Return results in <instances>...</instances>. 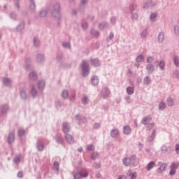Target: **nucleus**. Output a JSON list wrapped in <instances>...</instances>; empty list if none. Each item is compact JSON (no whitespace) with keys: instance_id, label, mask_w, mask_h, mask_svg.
<instances>
[{"instance_id":"nucleus-39","label":"nucleus","mask_w":179,"mask_h":179,"mask_svg":"<svg viewBox=\"0 0 179 179\" xmlns=\"http://www.w3.org/2000/svg\"><path fill=\"white\" fill-rule=\"evenodd\" d=\"M153 57H148V59H147V62H148L149 64H150V62H153Z\"/></svg>"},{"instance_id":"nucleus-57","label":"nucleus","mask_w":179,"mask_h":179,"mask_svg":"<svg viewBox=\"0 0 179 179\" xmlns=\"http://www.w3.org/2000/svg\"><path fill=\"white\" fill-rule=\"evenodd\" d=\"M85 2H86V1H83V3H85Z\"/></svg>"},{"instance_id":"nucleus-41","label":"nucleus","mask_w":179,"mask_h":179,"mask_svg":"<svg viewBox=\"0 0 179 179\" xmlns=\"http://www.w3.org/2000/svg\"><path fill=\"white\" fill-rule=\"evenodd\" d=\"M21 97L22 98V99H26V92H21Z\"/></svg>"},{"instance_id":"nucleus-1","label":"nucleus","mask_w":179,"mask_h":179,"mask_svg":"<svg viewBox=\"0 0 179 179\" xmlns=\"http://www.w3.org/2000/svg\"><path fill=\"white\" fill-rule=\"evenodd\" d=\"M89 176V173H87V171L85 169H83L80 173H74L73 177L74 179H82V178H85Z\"/></svg>"},{"instance_id":"nucleus-17","label":"nucleus","mask_w":179,"mask_h":179,"mask_svg":"<svg viewBox=\"0 0 179 179\" xmlns=\"http://www.w3.org/2000/svg\"><path fill=\"white\" fill-rule=\"evenodd\" d=\"M134 87H127V94H134Z\"/></svg>"},{"instance_id":"nucleus-56","label":"nucleus","mask_w":179,"mask_h":179,"mask_svg":"<svg viewBox=\"0 0 179 179\" xmlns=\"http://www.w3.org/2000/svg\"><path fill=\"white\" fill-rule=\"evenodd\" d=\"M40 57H43V55H40L38 57V58H40Z\"/></svg>"},{"instance_id":"nucleus-37","label":"nucleus","mask_w":179,"mask_h":179,"mask_svg":"<svg viewBox=\"0 0 179 179\" xmlns=\"http://www.w3.org/2000/svg\"><path fill=\"white\" fill-rule=\"evenodd\" d=\"M82 101H83V104H86V103H87V101H89V99L86 96H84Z\"/></svg>"},{"instance_id":"nucleus-13","label":"nucleus","mask_w":179,"mask_h":179,"mask_svg":"<svg viewBox=\"0 0 179 179\" xmlns=\"http://www.w3.org/2000/svg\"><path fill=\"white\" fill-rule=\"evenodd\" d=\"M147 71L148 73H152L153 71H155V66L152 64H149L147 66Z\"/></svg>"},{"instance_id":"nucleus-49","label":"nucleus","mask_w":179,"mask_h":179,"mask_svg":"<svg viewBox=\"0 0 179 179\" xmlns=\"http://www.w3.org/2000/svg\"><path fill=\"white\" fill-rule=\"evenodd\" d=\"M14 162H15V163H17V162H20V159L16 158L14 159Z\"/></svg>"},{"instance_id":"nucleus-30","label":"nucleus","mask_w":179,"mask_h":179,"mask_svg":"<svg viewBox=\"0 0 179 179\" xmlns=\"http://www.w3.org/2000/svg\"><path fill=\"white\" fill-rule=\"evenodd\" d=\"M173 104H174V102L173 101V99L171 98L168 99V106L171 107V106H173Z\"/></svg>"},{"instance_id":"nucleus-2","label":"nucleus","mask_w":179,"mask_h":179,"mask_svg":"<svg viewBox=\"0 0 179 179\" xmlns=\"http://www.w3.org/2000/svg\"><path fill=\"white\" fill-rule=\"evenodd\" d=\"M83 75L87 76L89 75V64L86 62H83L82 64Z\"/></svg>"},{"instance_id":"nucleus-5","label":"nucleus","mask_w":179,"mask_h":179,"mask_svg":"<svg viewBox=\"0 0 179 179\" xmlns=\"http://www.w3.org/2000/svg\"><path fill=\"white\" fill-rule=\"evenodd\" d=\"M155 166H156V162L152 161L148 164L146 169H147L148 171H150V170H152Z\"/></svg>"},{"instance_id":"nucleus-38","label":"nucleus","mask_w":179,"mask_h":179,"mask_svg":"<svg viewBox=\"0 0 179 179\" xmlns=\"http://www.w3.org/2000/svg\"><path fill=\"white\" fill-rule=\"evenodd\" d=\"M59 166V164L57 162H55L54 163V167H55V170H58Z\"/></svg>"},{"instance_id":"nucleus-60","label":"nucleus","mask_w":179,"mask_h":179,"mask_svg":"<svg viewBox=\"0 0 179 179\" xmlns=\"http://www.w3.org/2000/svg\"><path fill=\"white\" fill-rule=\"evenodd\" d=\"M97 126H98V127H100V124H97Z\"/></svg>"},{"instance_id":"nucleus-31","label":"nucleus","mask_w":179,"mask_h":179,"mask_svg":"<svg viewBox=\"0 0 179 179\" xmlns=\"http://www.w3.org/2000/svg\"><path fill=\"white\" fill-rule=\"evenodd\" d=\"M174 62L176 66H179V59L178 57H174Z\"/></svg>"},{"instance_id":"nucleus-3","label":"nucleus","mask_w":179,"mask_h":179,"mask_svg":"<svg viewBox=\"0 0 179 179\" xmlns=\"http://www.w3.org/2000/svg\"><path fill=\"white\" fill-rule=\"evenodd\" d=\"M179 163L173 162L171 165V171L169 172L170 176H174L176 172L177 171V169H178Z\"/></svg>"},{"instance_id":"nucleus-50","label":"nucleus","mask_w":179,"mask_h":179,"mask_svg":"<svg viewBox=\"0 0 179 179\" xmlns=\"http://www.w3.org/2000/svg\"><path fill=\"white\" fill-rule=\"evenodd\" d=\"M110 22H111L112 23H115V18H112V19L110 20Z\"/></svg>"},{"instance_id":"nucleus-27","label":"nucleus","mask_w":179,"mask_h":179,"mask_svg":"<svg viewBox=\"0 0 179 179\" xmlns=\"http://www.w3.org/2000/svg\"><path fill=\"white\" fill-rule=\"evenodd\" d=\"M164 65H165L164 62V61H161L159 62V66L160 69H162V70L164 69Z\"/></svg>"},{"instance_id":"nucleus-59","label":"nucleus","mask_w":179,"mask_h":179,"mask_svg":"<svg viewBox=\"0 0 179 179\" xmlns=\"http://www.w3.org/2000/svg\"><path fill=\"white\" fill-rule=\"evenodd\" d=\"M110 37H114V35L110 36Z\"/></svg>"},{"instance_id":"nucleus-52","label":"nucleus","mask_w":179,"mask_h":179,"mask_svg":"<svg viewBox=\"0 0 179 179\" xmlns=\"http://www.w3.org/2000/svg\"><path fill=\"white\" fill-rule=\"evenodd\" d=\"M132 17L134 18V19H137L138 18V15L135 14V15H133Z\"/></svg>"},{"instance_id":"nucleus-53","label":"nucleus","mask_w":179,"mask_h":179,"mask_svg":"<svg viewBox=\"0 0 179 179\" xmlns=\"http://www.w3.org/2000/svg\"><path fill=\"white\" fill-rule=\"evenodd\" d=\"M36 41H37V38H35L34 39V43L35 45H37V44L36 43Z\"/></svg>"},{"instance_id":"nucleus-18","label":"nucleus","mask_w":179,"mask_h":179,"mask_svg":"<svg viewBox=\"0 0 179 179\" xmlns=\"http://www.w3.org/2000/svg\"><path fill=\"white\" fill-rule=\"evenodd\" d=\"M52 15H53L55 17H57V18L61 17V15L59 14V10H55V11H53Z\"/></svg>"},{"instance_id":"nucleus-28","label":"nucleus","mask_w":179,"mask_h":179,"mask_svg":"<svg viewBox=\"0 0 179 179\" xmlns=\"http://www.w3.org/2000/svg\"><path fill=\"white\" fill-rule=\"evenodd\" d=\"M24 134H26V131H24V129H20L18 131V135L19 136H23V135H24Z\"/></svg>"},{"instance_id":"nucleus-21","label":"nucleus","mask_w":179,"mask_h":179,"mask_svg":"<svg viewBox=\"0 0 179 179\" xmlns=\"http://www.w3.org/2000/svg\"><path fill=\"white\" fill-rule=\"evenodd\" d=\"M91 62L92 65H94L95 66H97V65H99V60L97 59H91Z\"/></svg>"},{"instance_id":"nucleus-24","label":"nucleus","mask_w":179,"mask_h":179,"mask_svg":"<svg viewBox=\"0 0 179 179\" xmlns=\"http://www.w3.org/2000/svg\"><path fill=\"white\" fill-rule=\"evenodd\" d=\"M144 83L145 85H149V83H150V78L149 77H145L144 78Z\"/></svg>"},{"instance_id":"nucleus-58","label":"nucleus","mask_w":179,"mask_h":179,"mask_svg":"<svg viewBox=\"0 0 179 179\" xmlns=\"http://www.w3.org/2000/svg\"><path fill=\"white\" fill-rule=\"evenodd\" d=\"M58 9H59V6H57Z\"/></svg>"},{"instance_id":"nucleus-6","label":"nucleus","mask_w":179,"mask_h":179,"mask_svg":"<svg viewBox=\"0 0 179 179\" xmlns=\"http://www.w3.org/2000/svg\"><path fill=\"white\" fill-rule=\"evenodd\" d=\"M110 135H111L112 138H117V136L120 135V131H118V129H115L111 131Z\"/></svg>"},{"instance_id":"nucleus-34","label":"nucleus","mask_w":179,"mask_h":179,"mask_svg":"<svg viewBox=\"0 0 179 179\" xmlns=\"http://www.w3.org/2000/svg\"><path fill=\"white\" fill-rule=\"evenodd\" d=\"M31 94L34 97V96H37V92L36 91V90H34V88L31 89Z\"/></svg>"},{"instance_id":"nucleus-47","label":"nucleus","mask_w":179,"mask_h":179,"mask_svg":"<svg viewBox=\"0 0 179 179\" xmlns=\"http://www.w3.org/2000/svg\"><path fill=\"white\" fill-rule=\"evenodd\" d=\"M119 179H127V177L125 176H121Z\"/></svg>"},{"instance_id":"nucleus-26","label":"nucleus","mask_w":179,"mask_h":179,"mask_svg":"<svg viewBox=\"0 0 179 179\" xmlns=\"http://www.w3.org/2000/svg\"><path fill=\"white\" fill-rule=\"evenodd\" d=\"M87 150H90V152H93V150H94V145H89L87 146Z\"/></svg>"},{"instance_id":"nucleus-14","label":"nucleus","mask_w":179,"mask_h":179,"mask_svg":"<svg viewBox=\"0 0 179 179\" xmlns=\"http://www.w3.org/2000/svg\"><path fill=\"white\" fill-rule=\"evenodd\" d=\"M63 131L65 134L69 132V125L68 124V123L63 124Z\"/></svg>"},{"instance_id":"nucleus-8","label":"nucleus","mask_w":179,"mask_h":179,"mask_svg":"<svg viewBox=\"0 0 179 179\" xmlns=\"http://www.w3.org/2000/svg\"><path fill=\"white\" fill-rule=\"evenodd\" d=\"M131 127L129 126H125L123 129V131L125 135H129V134H131Z\"/></svg>"},{"instance_id":"nucleus-62","label":"nucleus","mask_w":179,"mask_h":179,"mask_svg":"<svg viewBox=\"0 0 179 179\" xmlns=\"http://www.w3.org/2000/svg\"><path fill=\"white\" fill-rule=\"evenodd\" d=\"M78 117H79L78 115L76 116V118H78Z\"/></svg>"},{"instance_id":"nucleus-22","label":"nucleus","mask_w":179,"mask_h":179,"mask_svg":"<svg viewBox=\"0 0 179 179\" xmlns=\"http://www.w3.org/2000/svg\"><path fill=\"white\" fill-rule=\"evenodd\" d=\"M145 59V58L143 57V56L142 55H139L137 58H136V61L137 62H143V60Z\"/></svg>"},{"instance_id":"nucleus-10","label":"nucleus","mask_w":179,"mask_h":179,"mask_svg":"<svg viewBox=\"0 0 179 179\" xmlns=\"http://www.w3.org/2000/svg\"><path fill=\"white\" fill-rule=\"evenodd\" d=\"M150 120H152L150 117H143L142 120V124H144V125H146L149 124V122H150Z\"/></svg>"},{"instance_id":"nucleus-45","label":"nucleus","mask_w":179,"mask_h":179,"mask_svg":"<svg viewBox=\"0 0 179 179\" xmlns=\"http://www.w3.org/2000/svg\"><path fill=\"white\" fill-rule=\"evenodd\" d=\"M92 159H96V157H97V154H96V153H94V154L92 155Z\"/></svg>"},{"instance_id":"nucleus-25","label":"nucleus","mask_w":179,"mask_h":179,"mask_svg":"<svg viewBox=\"0 0 179 179\" xmlns=\"http://www.w3.org/2000/svg\"><path fill=\"white\" fill-rule=\"evenodd\" d=\"M165 107H166V104H164V103L163 102H161L159 105V110H164Z\"/></svg>"},{"instance_id":"nucleus-29","label":"nucleus","mask_w":179,"mask_h":179,"mask_svg":"<svg viewBox=\"0 0 179 179\" xmlns=\"http://www.w3.org/2000/svg\"><path fill=\"white\" fill-rule=\"evenodd\" d=\"M3 83L4 85L9 86V85H10V80L8 78H6L3 80Z\"/></svg>"},{"instance_id":"nucleus-32","label":"nucleus","mask_w":179,"mask_h":179,"mask_svg":"<svg viewBox=\"0 0 179 179\" xmlns=\"http://www.w3.org/2000/svg\"><path fill=\"white\" fill-rule=\"evenodd\" d=\"M62 97H63V99H67L68 98V91H63Z\"/></svg>"},{"instance_id":"nucleus-36","label":"nucleus","mask_w":179,"mask_h":179,"mask_svg":"<svg viewBox=\"0 0 179 179\" xmlns=\"http://www.w3.org/2000/svg\"><path fill=\"white\" fill-rule=\"evenodd\" d=\"M156 17H157V14H156V13L151 14V15H150L151 20H155V19H156Z\"/></svg>"},{"instance_id":"nucleus-63","label":"nucleus","mask_w":179,"mask_h":179,"mask_svg":"<svg viewBox=\"0 0 179 179\" xmlns=\"http://www.w3.org/2000/svg\"><path fill=\"white\" fill-rule=\"evenodd\" d=\"M92 33L93 34V31H92Z\"/></svg>"},{"instance_id":"nucleus-4","label":"nucleus","mask_w":179,"mask_h":179,"mask_svg":"<svg viewBox=\"0 0 179 179\" xmlns=\"http://www.w3.org/2000/svg\"><path fill=\"white\" fill-rule=\"evenodd\" d=\"M131 162L133 163L134 166H135L134 162H138V161L136 160V158H135V157H132L131 159L125 158L124 159H123V163L124 166H129L131 164Z\"/></svg>"},{"instance_id":"nucleus-54","label":"nucleus","mask_w":179,"mask_h":179,"mask_svg":"<svg viewBox=\"0 0 179 179\" xmlns=\"http://www.w3.org/2000/svg\"><path fill=\"white\" fill-rule=\"evenodd\" d=\"M78 152H82V150H83L82 148H78Z\"/></svg>"},{"instance_id":"nucleus-46","label":"nucleus","mask_w":179,"mask_h":179,"mask_svg":"<svg viewBox=\"0 0 179 179\" xmlns=\"http://www.w3.org/2000/svg\"><path fill=\"white\" fill-rule=\"evenodd\" d=\"M176 152H179V145H176Z\"/></svg>"},{"instance_id":"nucleus-7","label":"nucleus","mask_w":179,"mask_h":179,"mask_svg":"<svg viewBox=\"0 0 179 179\" xmlns=\"http://www.w3.org/2000/svg\"><path fill=\"white\" fill-rule=\"evenodd\" d=\"M101 94L103 97H107L110 96V90H108L107 88H105L102 90Z\"/></svg>"},{"instance_id":"nucleus-19","label":"nucleus","mask_w":179,"mask_h":179,"mask_svg":"<svg viewBox=\"0 0 179 179\" xmlns=\"http://www.w3.org/2000/svg\"><path fill=\"white\" fill-rule=\"evenodd\" d=\"M158 40L159 42H162V41H163V40H164V34L163 32H161L159 34Z\"/></svg>"},{"instance_id":"nucleus-61","label":"nucleus","mask_w":179,"mask_h":179,"mask_svg":"<svg viewBox=\"0 0 179 179\" xmlns=\"http://www.w3.org/2000/svg\"><path fill=\"white\" fill-rule=\"evenodd\" d=\"M137 68H139V65L137 66Z\"/></svg>"},{"instance_id":"nucleus-11","label":"nucleus","mask_w":179,"mask_h":179,"mask_svg":"<svg viewBox=\"0 0 179 179\" xmlns=\"http://www.w3.org/2000/svg\"><path fill=\"white\" fill-rule=\"evenodd\" d=\"M91 82L94 86H96V85H99V78L96 76H94V77H92Z\"/></svg>"},{"instance_id":"nucleus-44","label":"nucleus","mask_w":179,"mask_h":179,"mask_svg":"<svg viewBox=\"0 0 179 179\" xmlns=\"http://www.w3.org/2000/svg\"><path fill=\"white\" fill-rule=\"evenodd\" d=\"M17 177H20V178L23 177V173L19 172V173H17Z\"/></svg>"},{"instance_id":"nucleus-20","label":"nucleus","mask_w":179,"mask_h":179,"mask_svg":"<svg viewBox=\"0 0 179 179\" xmlns=\"http://www.w3.org/2000/svg\"><path fill=\"white\" fill-rule=\"evenodd\" d=\"M45 87V83H44V81H39L38 82L39 89H44Z\"/></svg>"},{"instance_id":"nucleus-42","label":"nucleus","mask_w":179,"mask_h":179,"mask_svg":"<svg viewBox=\"0 0 179 179\" xmlns=\"http://www.w3.org/2000/svg\"><path fill=\"white\" fill-rule=\"evenodd\" d=\"M82 27H83V29H84V30H85V29H87L88 25H87V23H85V24H83L82 25Z\"/></svg>"},{"instance_id":"nucleus-12","label":"nucleus","mask_w":179,"mask_h":179,"mask_svg":"<svg viewBox=\"0 0 179 179\" xmlns=\"http://www.w3.org/2000/svg\"><path fill=\"white\" fill-rule=\"evenodd\" d=\"M167 169V164H163L160 166V167L158 169V173H163L164 170Z\"/></svg>"},{"instance_id":"nucleus-40","label":"nucleus","mask_w":179,"mask_h":179,"mask_svg":"<svg viewBox=\"0 0 179 179\" xmlns=\"http://www.w3.org/2000/svg\"><path fill=\"white\" fill-rule=\"evenodd\" d=\"M63 47L66 48H71V45L69 43H63Z\"/></svg>"},{"instance_id":"nucleus-48","label":"nucleus","mask_w":179,"mask_h":179,"mask_svg":"<svg viewBox=\"0 0 179 179\" xmlns=\"http://www.w3.org/2000/svg\"><path fill=\"white\" fill-rule=\"evenodd\" d=\"M44 15H46L45 11H43L41 13V16L43 17Z\"/></svg>"},{"instance_id":"nucleus-55","label":"nucleus","mask_w":179,"mask_h":179,"mask_svg":"<svg viewBox=\"0 0 179 179\" xmlns=\"http://www.w3.org/2000/svg\"><path fill=\"white\" fill-rule=\"evenodd\" d=\"M164 149H166V147L162 148V150H164Z\"/></svg>"},{"instance_id":"nucleus-9","label":"nucleus","mask_w":179,"mask_h":179,"mask_svg":"<svg viewBox=\"0 0 179 179\" xmlns=\"http://www.w3.org/2000/svg\"><path fill=\"white\" fill-rule=\"evenodd\" d=\"M65 138H66V141L69 143H73V137H72V136H71L70 134H66Z\"/></svg>"},{"instance_id":"nucleus-15","label":"nucleus","mask_w":179,"mask_h":179,"mask_svg":"<svg viewBox=\"0 0 179 179\" xmlns=\"http://www.w3.org/2000/svg\"><path fill=\"white\" fill-rule=\"evenodd\" d=\"M15 141V134H10L8 136V143H12Z\"/></svg>"},{"instance_id":"nucleus-35","label":"nucleus","mask_w":179,"mask_h":179,"mask_svg":"<svg viewBox=\"0 0 179 179\" xmlns=\"http://www.w3.org/2000/svg\"><path fill=\"white\" fill-rule=\"evenodd\" d=\"M136 176H137V174H136V173H130L129 174V176H130V178L131 179H135V178H136Z\"/></svg>"},{"instance_id":"nucleus-33","label":"nucleus","mask_w":179,"mask_h":179,"mask_svg":"<svg viewBox=\"0 0 179 179\" xmlns=\"http://www.w3.org/2000/svg\"><path fill=\"white\" fill-rule=\"evenodd\" d=\"M38 150H40V152L44 150V145H43V144H41V143H39L38 145Z\"/></svg>"},{"instance_id":"nucleus-16","label":"nucleus","mask_w":179,"mask_h":179,"mask_svg":"<svg viewBox=\"0 0 179 179\" xmlns=\"http://www.w3.org/2000/svg\"><path fill=\"white\" fill-rule=\"evenodd\" d=\"M156 137V131L155 130H154L153 131H152V135L150 136V137H148V141L149 142H152V141H153V139H155V138Z\"/></svg>"},{"instance_id":"nucleus-43","label":"nucleus","mask_w":179,"mask_h":179,"mask_svg":"<svg viewBox=\"0 0 179 179\" xmlns=\"http://www.w3.org/2000/svg\"><path fill=\"white\" fill-rule=\"evenodd\" d=\"M153 127H155V124H149V125L148 126V129H150V128H153Z\"/></svg>"},{"instance_id":"nucleus-23","label":"nucleus","mask_w":179,"mask_h":179,"mask_svg":"<svg viewBox=\"0 0 179 179\" xmlns=\"http://www.w3.org/2000/svg\"><path fill=\"white\" fill-rule=\"evenodd\" d=\"M29 77L31 79H37V76L36 75V73H34V72H31L29 74Z\"/></svg>"},{"instance_id":"nucleus-51","label":"nucleus","mask_w":179,"mask_h":179,"mask_svg":"<svg viewBox=\"0 0 179 179\" xmlns=\"http://www.w3.org/2000/svg\"><path fill=\"white\" fill-rule=\"evenodd\" d=\"M175 33H178V27H175Z\"/></svg>"}]
</instances>
